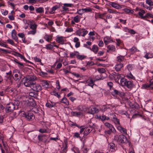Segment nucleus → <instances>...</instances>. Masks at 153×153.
I'll return each instance as SVG.
<instances>
[{
    "instance_id": "1",
    "label": "nucleus",
    "mask_w": 153,
    "mask_h": 153,
    "mask_svg": "<svg viewBox=\"0 0 153 153\" xmlns=\"http://www.w3.org/2000/svg\"><path fill=\"white\" fill-rule=\"evenodd\" d=\"M37 79L36 77L34 74L24 76L23 78L24 84L26 87H31L34 84H35V81Z\"/></svg>"
},
{
    "instance_id": "2",
    "label": "nucleus",
    "mask_w": 153,
    "mask_h": 153,
    "mask_svg": "<svg viewBox=\"0 0 153 153\" xmlns=\"http://www.w3.org/2000/svg\"><path fill=\"white\" fill-rule=\"evenodd\" d=\"M120 84L122 86H126L130 89H132L135 87V85L132 80H128L126 79L122 78L120 80Z\"/></svg>"
},
{
    "instance_id": "3",
    "label": "nucleus",
    "mask_w": 153,
    "mask_h": 153,
    "mask_svg": "<svg viewBox=\"0 0 153 153\" xmlns=\"http://www.w3.org/2000/svg\"><path fill=\"white\" fill-rule=\"evenodd\" d=\"M22 114L23 117H24L28 121H32L35 118L34 114L30 112H23Z\"/></svg>"
},
{
    "instance_id": "4",
    "label": "nucleus",
    "mask_w": 153,
    "mask_h": 153,
    "mask_svg": "<svg viewBox=\"0 0 153 153\" xmlns=\"http://www.w3.org/2000/svg\"><path fill=\"white\" fill-rule=\"evenodd\" d=\"M115 140H116L119 143H124L127 141L126 137L123 134L120 135L118 137L117 136H115Z\"/></svg>"
},
{
    "instance_id": "5",
    "label": "nucleus",
    "mask_w": 153,
    "mask_h": 153,
    "mask_svg": "<svg viewBox=\"0 0 153 153\" xmlns=\"http://www.w3.org/2000/svg\"><path fill=\"white\" fill-rule=\"evenodd\" d=\"M113 89V91L111 92V94L114 97H117L118 95L122 98H123L124 97L125 94L124 92L114 88Z\"/></svg>"
},
{
    "instance_id": "6",
    "label": "nucleus",
    "mask_w": 153,
    "mask_h": 153,
    "mask_svg": "<svg viewBox=\"0 0 153 153\" xmlns=\"http://www.w3.org/2000/svg\"><path fill=\"white\" fill-rule=\"evenodd\" d=\"M29 99V100H28L27 103V105L30 106V108H32L35 107L36 105V104L34 100L31 97H30Z\"/></svg>"
},
{
    "instance_id": "7",
    "label": "nucleus",
    "mask_w": 153,
    "mask_h": 153,
    "mask_svg": "<svg viewBox=\"0 0 153 153\" xmlns=\"http://www.w3.org/2000/svg\"><path fill=\"white\" fill-rule=\"evenodd\" d=\"M6 108L7 109V111L11 112L15 109V106L13 103L10 102L7 105Z\"/></svg>"
},
{
    "instance_id": "8",
    "label": "nucleus",
    "mask_w": 153,
    "mask_h": 153,
    "mask_svg": "<svg viewBox=\"0 0 153 153\" xmlns=\"http://www.w3.org/2000/svg\"><path fill=\"white\" fill-rule=\"evenodd\" d=\"M99 111V109L93 106H90L88 108V112L91 114H94Z\"/></svg>"
},
{
    "instance_id": "9",
    "label": "nucleus",
    "mask_w": 153,
    "mask_h": 153,
    "mask_svg": "<svg viewBox=\"0 0 153 153\" xmlns=\"http://www.w3.org/2000/svg\"><path fill=\"white\" fill-rule=\"evenodd\" d=\"M31 88H32L33 89L36 91L37 92H38L40 91L42 89V87L39 84H34Z\"/></svg>"
},
{
    "instance_id": "10",
    "label": "nucleus",
    "mask_w": 153,
    "mask_h": 153,
    "mask_svg": "<svg viewBox=\"0 0 153 153\" xmlns=\"http://www.w3.org/2000/svg\"><path fill=\"white\" fill-rule=\"evenodd\" d=\"M109 151L111 152H114L117 149V147L115 146V144L113 143H111L109 144L108 147Z\"/></svg>"
},
{
    "instance_id": "11",
    "label": "nucleus",
    "mask_w": 153,
    "mask_h": 153,
    "mask_svg": "<svg viewBox=\"0 0 153 153\" xmlns=\"http://www.w3.org/2000/svg\"><path fill=\"white\" fill-rule=\"evenodd\" d=\"M63 6L62 7L63 11H68L69 9L67 7H71L73 6L71 4L65 3L63 4Z\"/></svg>"
},
{
    "instance_id": "12",
    "label": "nucleus",
    "mask_w": 153,
    "mask_h": 153,
    "mask_svg": "<svg viewBox=\"0 0 153 153\" xmlns=\"http://www.w3.org/2000/svg\"><path fill=\"white\" fill-rule=\"evenodd\" d=\"M79 11H82V13L78 12V14L80 15H82V14L85 13L87 12H90L92 11V10L91 9L90 7H88V8H85V9L82 8L81 9H80L79 10Z\"/></svg>"
},
{
    "instance_id": "13",
    "label": "nucleus",
    "mask_w": 153,
    "mask_h": 153,
    "mask_svg": "<svg viewBox=\"0 0 153 153\" xmlns=\"http://www.w3.org/2000/svg\"><path fill=\"white\" fill-rule=\"evenodd\" d=\"M18 71V73L19 75L17 74H15L14 75V76H13V79L16 81H19L22 78V75L21 74L20 71Z\"/></svg>"
},
{
    "instance_id": "14",
    "label": "nucleus",
    "mask_w": 153,
    "mask_h": 153,
    "mask_svg": "<svg viewBox=\"0 0 153 153\" xmlns=\"http://www.w3.org/2000/svg\"><path fill=\"white\" fill-rule=\"evenodd\" d=\"M110 5L112 7L116 9H120L122 8L121 6L119 4L114 2H110Z\"/></svg>"
},
{
    "instance_id": "15",
    "label": "nucleus",
    "mask_w": 153,
    "mask_h": 153,
    "mask_svg": "<svg viewBox=\"0 0 153 153\" xmlns=\"http://www.w3.org/2000/svg\"><path fill=\"white\" fill-rule=\"evenodd\" d=\"M60 4L59 5H56L53 7L51 9V10L50 11V14H53L55 13V11L58 8H59L61 7Z\"/></svg>"
},
{
    "instance_id": "16",
    "label": "nucleus",
    "mask_w": 153,
    "mask_h": 153,
    "mask_svg": "<svg viewBox=\"0 0 153 153\" xmlns=\"http://www.w3.org/2000/svg\"><path fill=\"white\" fill-rule=\"evenodd\" d=\"M56 41L57 42L61 44H63L64 43V41L63 39V37L62 36L57 37L56 39Z\"/></svg>"
},
{
    "instance_id": "17",
    "label": "nucleus",
    "mask_w": 153,
    "mask_h": 153,
    "mask_svg": "<svg viewBox=\"0 0 153 153\" xmlns=\"http://www.w3.org/2000/svg\"><path fill=\"white\" fill-rule=\"evenodd\" d=\"M123 67V64L120 63L116 65L115 66V68L117 71H119L120 70L121 68Z\"/></svg>"
},
{
    "instance_id": "18",
    "label": "nucleus",
    "mask_w": 153,
    "mask_h": 153,
    "mask_svg": "<svg viewBox=\"0 0 153 153\" xmlns=\"http://www.w3.org/2000/svg\"><path fill=\"white\" fill-rule=\"evenodd\" d=\"M125 56L119 55L117 57V61L118 62H121L125 60V59L124 58Z\"/></svg>"
},
{
    "instance_id": "19",
    "label": "nucleus",
    "mask_w": 153,
    "mask_h": 153,
    "mask_svg": "<svg viewBox=\"0 0 153 153\" xmlns=\"http://www.w3.org/2000/svg\"><path fill=\"white\" fill-rule=\"evenodd\" d=\"M60 102L61 103H64L65 105H69V101L68 100L67 98L64 97L61 99Z\"/></svg>"
},
{
    "instance_id": "20",
    "label": "nucleus",
    "mask_w": 153,
    "mask_h": 153,
    "mask_svg": "<svg viewBox=\"0 0 153 153\" xmlns=\"http://www.w3.org/2000/svg\"><path fill=\"white\" fill-rule=\"evenodd\" d=\"M75 52L77 53V54L76 55V57L79 60H82L86 58V57L85 56L79 54V52L78 51H76Z\"/></svg>"
},
{
    "instance_id": "21",
    "label": "nucleus",
    "mask_w": 153,
    "mask_h": 153,
    "mask_svg": "<svg viewBox=\"0 0 153 153\" xmlns=\"http://www.w3.org/2000/svg\"><path fill=\"white\" fill-rule=\"evenodd\" d=\"M7 79L9 82V84L11 85L13 83V76H6Z\"/></svg>"
},
{
    "instance_id": "22",
    "label": "nucleus",
    "mask_w": 153,
    "mask_h": 153,
    "mask_svg": "<svg viewBox=\"0 0 153 153\" xmlns=\"http://www.w3.org/2000/svg\"><path fill=\"white\" fill-rule=\"evenodd\" d=\"M42 84L43 86L45 88H48L49 85V82L45 80H44L42 81Z\"/></svg>"
},
{
    "instance_id": "23",
    "label": "nucleus",
    "mask_w": 153,
    "mask_h": 153,
    "mask_svg": "<svg viewBox=\"0 0 153 153\" xmlns=\"http://www.w3.org/2000/svg\"><path fill=\"white\" fill-rule=\"evenodd\" d=\"M108 50H107V51L108 52L109 51H111L113 52L115 51V48L114 46L113 45H109L107 46Z\"/></svg>"
},
{
    "instance_id": "24",
    "label": "nucleus",
    "mask_w": 153,
    "mask_h": 153,
    "mask_svg": "<svg viewBox=\"0 0 153 153\" xmlns=\"http://www.w3.org/2000/svg\"><path fill=\"white\" fill-rule=\"evenodd\" d=\"M39 131L41 133H50L51 132V131L48 129H45L41 128L39 130Z\"/></svg>"
},
{
    "instance_id": "25",
    "label": "nucleus",
    "mask_w": 153,
    "mask_h": 153,
    "mask_svg": "<svg viewBox=\"0 0 153 153\" xmlns=\"http://www.w3.org/2000/svg\"><path fill=\"white\" fill-rule=\"evenodd\" d=\"M94 81L92 79H90L89 81L87 80L86 81V82L88 83V85L91 86L92 88H93V86L94 85Z\"/></svg>"
},
{
    "instance_id": "26",
    "label": "nucleus",
    "mask_w": 153,
    "mask_h": 153,
    "mask_svg": "<svg viewBox=\"0 0 153 153\" xmlns=\"http://www.w3.org/2000/svg\"><path fill=\"white\" fill-rule=\"evenodd\" d=\"M91 50L92 51L95 53H96L98 51V47L97 45H94Z\"/></svg>"
},
{
    "instance_id": "27",
    "label": "nucleus",
    "mask_w": 153,
    "mask_h": 153,
    "mask_svg": "<svg viewBox=\"0 0 153 153\" xmlns=\"http://www.w3.org/2000/svg\"><path fill=\"white\" fill-rule=\"evenodd\" d=\"M151 88L150 84H143L142 85L141 88L146 89H149Z\"/></svg>"
},
{
    "instance_id": "28",
    "label": "nucleus",
    "mask_w": 153,
    "mask_h": 153,
    "mask_svg": "<svg viewBox=\"0 0 153 153\" xmlns=\"http://www.w3.org/2000/svg\"><path fill=\"white\" fill-rule=\"evenodd\" d=\"M46 136V135L44 134L42 136L39 135L38 136V139L40 141H45L46 140V139L44 138V137Z\"/></svg>"
},
{
    "instance_id": "29",
    "label": "nucleus",
    "mask_w": 153,
    "mask_h": 153,
    "mask_svg": "<svg viewBox=\"0 0 153 153\" xmlns=\"http://www.w3.org/2000/svg\"><path fill=\"white\" fill-rule=\"evenodd\" d=\"M144 57L147 59L151 58L153 57V54L152 53H147L146 54Z\"/></svg>"
},
{
    "instance_id": "30",
    "label": "nucleus",
    "mask_w": 153,
    "mask_h": 153,
    "mask_svg": "<svg viewBox=\"0 0 153 153\" xmlns=\"http://www.w3.org/2000/svg\"><path fill=\"white\" fill-rule=\"evenodd\" d=\"M56 104V103H52V104H51L50 103L48 102L46 104V106L48 108H51L55 106Z\"/></svg>"
},
{
    "instance_id": "31",
    "label": "nucleus",
    "mask_w": 153,
    "mask_h": 153,
    "mask_svg": "<svg viewBox=\"0 0 153 153\" xmlns=\"http://www.w3.org/2000/svg\"><path fill=\"white\" fill-rule=\"evenodd\" d=\"M80 17L78 15H77L75 16L74 19V21L76 23H78L79 22L80 20Z\"/></svg>"
},
{
    "instance_id": "32",
    "label": "nucleus",
    "mask_w": 153,
    "mask_h": 153,
    "mask_svg": "<svg viewBox=\"0 0 153 153\" xmlns=\"http://www.w3.org/2000/svg\"><path fill=\"white\" fill-rule=\"evenodd\" d=\"M105 126L109 128V129L115 128L113 126L108 123H105Z\"/></svg>"
},
{
    "instance_id": "33",
    "label": "nucleus",
    "mask_w": 153,
    "mask_h": 153,
    "mask_svg": "<svg viewBox=\"0 0 153 153\" xmlns=\"http://www.w3.org/2000/svg\"><path fill=\"white\" fill-rule=\"evenodd\" d=\"M44 38L47 42H49V40L52 39V36L51 35L46 34L44 37Z\"/></svg>"
},
{
    "instance_id": "34",
    "label": "nucleus",
    "mask_w": 153,
    "mask_h": 153,
    "mask_svg": "<svg viewBox=\"0 0 153 153\" xmlns=\"http://www.w3.org/2000/svg\"><path fill=\"white\" fill-rule=\"evenodd\" d=\"M43 8L39 7L36 9V10L37 13H42L43 11Z\"/></svg>"
},
{
    "instance_id": "35",
    "label": "nucleus",
    "mask_w": 153,
    "mask_h": 153,
    "mask_svg": "<svg viewBox=\"0 0 153 153\" xmlns=\"http://www.w3.org/2000/svg\"><path fill=\"white\" fill-rule=\"evenodd\" d=\"M124 11L127 13H132L134 12V11L131 10H130L127 8H124L123 9Z\"/></svg>"
},
{
    "instance_id": "36",
    "label": "nucleus",
    "mask_w": 153,
    "mask_h": 153,
    "mask_svg": "<svg viewBox=\"0 0 153 153\" xmlns=\"http://www.w3.org/2000/svg\"><path fill=\"white\" fill-rule=\"evenodd\" d=\"M98 71L100 73H104L105 72V69L103 68H98L97 69Z\"/></svg>"
},
{
    "instance_id": "37",
    "label": "nucleus",
    "mask_w": 153,
    "mask_h": 153,
    "mask_svg": "<svg viewBox=\"0 0 153 153\" xmlns=\"http://www.w3.org/2000/svg\"><path fill=\"white\" fill-rule=\"evenodd\" d=\"M113 119L114 122L116 124L117 123L119 125H120L119 119L115 117H113Z\"/></svg>"
},
{
    "instance_id": "38",
    "label": "nucleus",
    "mask_w": 153,
    "mask_h": 153,
    "mask_svg": "<svg viewBox=\"0 0 153 153\" xmlns=\"http://www.w3.org/2000/svg\"><path fill=\"white\" fill-rule=\"evenodd\" d=\"M115 131L116 130L115 128H110V129H109V130H107V132L108 134H111L112 132H115Z\"/></svg>"
},
{
    "instance_id": "39",
    "label": "nucleus",
    "mask_w": 153,
    "mask_h": 153,
    "mask_svg": "<svg viewBox=\"0 0 153 153\" xmlns=\"http://www.w3.org/2000/svg\"><path fill=\"white\" fill-rule=\"evenodd\" d=\"M91 131L90 130V129L89 128H88L87 129V130L86 129L84 133V136H87Z\"/></svg>"
},
{
    "instance_id": "40",
    "label": "nucleus",
    "mask_w": 153,
    "mask_h": 153,
    "mask_svg": "<svg viewBox=\"0 0 153 153\" xmlns=\"http://www.w3.org/2000/svg\"><path fill=\"white\" fill-rule=\"evenodd\" d=\"M146 3L150 6H153V2L152 0H146Z\"/></svg>"
},
{
    "instance_id": "41",
    "label": "nucleus",
    "mask_w": 153,
    "mask_h": 153,
    "mask_svg": "<svg viewBox=\"0 0 153 153\" xmlns=\"http://www.w3.org/2000/svg\"><path fill=\"white\" fill-rule=\"evenodd\" d=\"M53 45L50 44H48L46 45L45 48L47 49H51L53 48Z\"/></svg>"
},
{
    "instance_id": "42",
    "label": "nucleus",
    "mask_w": 153,
    "mask_h": 153,
    "mask_svg": "<svg viewBox=\"0 0 153 153\" xmlns=\"http://www.w3.org/2000/svg\"><path fill=\"white\" fill-rule=\"evenodd\" d=\"M108 12L111 13H115L117 14L119 13L116 10H113L112 9H109L108 10Z\"/></svg>"
},
{
    "instance_id": "43",
    "label": "nucleus",
    "mask_w": 153,
    "mask_h": 153,
    "mask_svg": "<svg viewBox=\"0 0 153 153\" xmlns=\"http://www.w3.org/2000/svg\"><path fill=\"white\" fill-rule=\"evenodd\" d=\"M144 17V19L146 18H148L149 17L152 18H153V15L149 13H147L145 16Z\"/></svg>"
},
{
    "instance_id": "44",
    "label": "nucleus",
    "mask_w": 153,
    "mask_h": 153,
    "mask_svg": "<svg viewBox=\"0 0 153 153\" xmlns=\"http://www.w3.org/2000/svg\"><path fill=\"white\" fill-rule=\"evenodd\" d=\"M106 14V13H104L101 14H98L97 15V16L98 17V18H99L103 19V17H104L105 16Z\"/></svg>"
},
{
    "instance_id": "45",
    "label": "nucleus",
    "mask_w": 153,
    "mask_h": 153,
    "mask_svg": "<svg viewBox=\"0 0 153 153\" xmlns=\"http://www.w3.org/2000/svg\"><path fill=\"white\" fill-rule=\"evenodd\" d=\"M13 61L16 63L19 64V65H21V66L23 67L24 66V65L23 63H21L20 62H19L18 60L15 59V58H14L13 59Z\"/></svg>"
},
{
    "instance_id": "46",
    "label": "nucleus",
    "mask_w": 153,
    "mask_h": 153,
    "mask_svg": "<svg viewBox=\"0 0 153 153\" xmlns=\"http://www.w3.org/2000/svg\"><path fill=\"white\" fill-rule=\"evenodd\" d=\"M64 143L65 144V146H63L62 147H64L65 149H67L68 148V141L66 139H65L64 140Z\"/></svg>"
},
{
    "instance_id": "47",
    "label": "nucleus",
    "mask_w": 153,
    "mask_h": 153,
    "mask_svg": "<svg viewBox=\"0 0 153 153\" xmlns=\"http://www.w3.org/2000/svg\"><path fill=\"white\" fill-rule=\"evenodd\" d=\"M71 114H73L74 115L77 116H78L80 115H81V112H72Z\"/></svg>"
},
{
    "instance_id": "48",
    "label": "nucleus",
    "mask_w": 153,
    "mask_h": 153,
    "mask_svg": "<svg viewBox=\"0 0 153 153\" xmlns=\"http://www.w3.org/2000/svg\"><path fill=\"white\" fill-rule=\"evenodd\" d=\"M139 116L140 117H142L143 115L142 114H134L132 117V118L134 119L137 117V116Z\"/></svg>"
},
{
    "instance_id": "49",
    "label": "nucleus",
    "mask_w": 153,
    "mask_h": 153,
    "mask_svg": "<svg viewBox=\"0 0 153 153\" xmlns=\"http://www.w3.org/2000/svg\"><path fill=\"white\" fill-rule=\"evenodd\" d=\"M56 88L58 89H59L60 88V83L59 80H56Z\"/></svg>"
},
{
    "instance_id": "50",
    "label": "nucleus",
    "mask_w": 153,
    "mask_h": 153,
    "mask_svg": "<svg viewBox=\"0 0 153 153\" xmlns=\"http://www.w3.org/2000/svg\"><path fill=\"white\" fill-rule=\"evenodd\" d=\"M36 30H30V31H28L27 33V34H32L33 35H34V34H35V33H36Z\"/></svg>"
},
{
    "instance_id": "51",
    "label": "nucleus",
    "mask_w": 153,
    "mask_h": 153,
    "mask_svg": "<svg viewBox=\"0 0 153 153\" xmlns=\"http://www.w3.org/2000/svg\"><path fill=\"white\" fill-rule=\"evenodd\" d=\"M143 6L144 7L146 8L147 9H149V10H151L152 9L153 7L150 6H148L146 5H144L143 4Z\"/></svg>"
},
{
    "instance_id": "52",
    "label": "nucleus",
    "mask_w": 153,
    "mask_h": 153,
    "mask_svg": "<svg viewBox=\"0 0 153 153\" xmlns=\"http://www.w3.org/2000/svg\"><path fill=\"white\" fill-rule=\"evenodd\" d=\"M0 51H1L5 53H10V52L8 50H5L4 49L1 48H0Z\"/></svg>"
},
{
    "instance_id": "53",
    "label": "nucleus",
    "mask_w": 153,
    "mask_h": 153,
    "mask_svg": "<svg viewBox=\"0 0 153 153\" xmlns=\"http://www.w3.org/2000/svg\"><path fill=\"white\" fill-rule=\"evenodd\" d=\"M128 32L132 34H134L136 33L133 30L131 29H128Z\"/></svg>"
},
{
    "instance_id": "54",
    "label": "nucleus",
    "mask_w": 153,
    "mask_h": 153,
    "mask_svg": "<svg viewBox=\"0 0 153 153\" xmlns=\"http://www.w3.org/2000/svg\"><path fill=\"white\" fill-rule=\"evenodd\" d=\"M94 64V63L92 62H88L87 63V65H88L89 66H91Z\"/></svg>"
},
{
    "instance_id": "55",
    "label": "nucleus",
    "mask_w": 153,
    "mask_h": 153,
    "mask_svg": "<svg viewBox=\"0 0 153 153\" xmlns=\"http://www.w3.org/2000/svg\"><path fill=\"white\" fill-rule=\"evenodd\" d=\"M4 117L2 115H0V124H2L4 121Z\"/></svg>"
},
{
    "instance_id": "56",
    "label": "nucleus",
    "mask_w": 153,
    "mask_h": 153,
    "mask_svg": "<svg viewBox=\"0 0 153 153\" xmlns=\"http://www.w3.org/2000/svg\"><path fill=\"white\" fill-rule=\"evenodd\" d=\"M74 137H76V138H80V137L79 135V134L78 132H75L74 134Z\"/></svg>"
},
{
    "instance_id": "57",
    "label": "nucleus",
    "mask_w": 153,
    "mask_h": 153,
    "mask_svg": "<svg viewBox=\"0 0 153 153\" xmlns=\"http://www.w3.org/2000/svg\"><path fill=\"white\" fill-rule=\"evenodd\" d=\"M34 60L36 62H41V59L37 57L36 56L34 58Z\"/></svg>"
},
{
    "instance_id": "58",
    "label": "nucleus",
    "mask_w": 153,
    "mask_h": 153,
    "mask_svg": "<svg viewBox=\"0 0 153 153\" xmlns=\"http://www.w3.org/2000/svg\"><path fill=\"white\" fill-rule=\"evenodd\" d=\"M7 41L9 43L12 45H14V42L11 39H8L7 40Z\"/></svg>"
},
{
    "instance_id": "59",
    "label": "nucleus",
    "mask_w": 153,
    "mask_h": 153,
    "mask_svg": "<svg viewBox=\"0 0 153 153\" xmlns=\"http://www.w3.org/2000/svg\"><path fill=\"white\" fill-rule=\"evenodd\" d=\"M40 71H41L39 72V74L41 75H44L45 76H46L48 75V74L47 73L43 72L41 71V70H40Z\"/></svg>"
},
{
    "instance_id": "60",
    "label": "nucleus",
    "mask_w": 153,
    "mask_h": 153,
    "mask_svg": "<svg viewBox=\"0 0 153 153\" xmlns=\"http://www.w3.org/2000/svg\"><path fill=\"white\" fill-rule=\"evenodd\" d=\"M75 51H74V53H70V56L71 58H73L77 54V53L75 52Z\"/></svg>"
},
{
    "instance_id": "61",
    "label": "nucleus",
    "mask_w": 153,
    "mask_h": 153,
    "mask_svg": "<svg viewBox=\"0 0 153 153\" xmlns=\"http://www.w3.org/2000/svg\"><path fill=\"white\" fill-rule=\"evenodd\" d=\"M88 31L87 30H83L82 32V36H84L85 35L87 34L88 33Z\"/></svg>"
},
{
    "instance_id": "62",
    "label": "nucleus",
    "mask_w": 153,
    "mask_h": 153,
    "mask_svg": "<svg viewBox=\"0 0 153 153\" xmlns=\"http://www.w3.org/2000/svg\"><path fill=\"white\" fill-rule=\"evenodd\" d=\"M37 27V25L36 24H33L30 25V28L33 29H36Z\"/></svg>"
},
{
    "instance_id": "63",
    "label": "nucleus",
    "mask_w": 153,
    "mask_h": 153,
    "mask_svg": "<svg viewBox=\"0 0 153 153\" xmlns=\"http://www.w3.org/2000/svg\"><path fill=\"white\" fill-rule=\"evenodd\" d=\"M18 35L19 37L22 38L25 37V35L23 33H19L18 34Z\"/></svg>"
},
{
    "instance_id": "64",
    "label": "nucleus",
    "mask_w": 153,
    "mask_h": 153,
    "mask_svg": "<svg viewBox=\"0 0 153 153\" xmlns=\"http://www.w3.org/2000/svg\"><path fill=\"white\" fill-rule=\"evenodd\" d=\"M61 149L62 150L61 151V153H66V152L67 151V150L66 149H65L63 147H62L61 148Z\"/></svg>"
}]
</instances>
